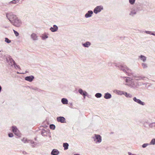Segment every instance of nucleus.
Listing matches in <instances>:
<instances>
[{
	"mask_svg": "<svg viewBox=\"0 0 155 155\" xmlns=\"http://www.w3.org/2000/svg\"><path fill=\"white\" fill-rule=\"evenodd\" d=\"M92 138L94 139V141L97 143H100L102 141L101 137L100 135L98 134H95L94 135V136Z\"/></svg>",
	"mask_w": 155,
	"mask_h": 155,
	"instance_id": "obj_3",
	"label": "nucleus"
},
{
	"mask_svg": "<svg viewBox=\"0 0 155 155\" xmlns=\"http://www.w3.org/2000/svg\"><path fill=\"white\" fill-rule=\"evenodd\" d=\"M58 27L55 25H54L53 27H51L50 28V30L52 32H56L58 31Z\"/></svg>",
	"mask_w": 155,
	"mask_h": 155,
	"instance_id": "obj_12",
	"label": "nucleus"
},
{
	"mask_svg": "<svg viewBox=\"0 0 155 155\" xmlns=\"http://www.w3.org/2000/svg\"><path fill=\"white\" fill-rule=\"evenodd\" d=\"M48 38V36L45 34H44L42 37V38L43 40H45L46 39Z\"/></svg>",
	"mask_w": 155,
	"mask_h": 155,
	"instance_id": "obj_36",
	"label": "nucleus"
},
{
	"mask_svg": "<svg viewBox=\"0 0 155 155\" xmlns=\"http://www.w3.org/2000/svg\"><path fill=\"white\" fill-rule=\"evenodd\" d=\"M73 105L72 103H68V106L69 107L71 108H74L73 107H72Z\"/></svg>",
	"mask_w": 155,
	"mask_h": 155,
	"instance_id": "obj_44",
	"label": "nucleus"
},
{
	"mask_svg": "<svg viewBox=\"0 0 155 155\" xmlns=\"http://www.w3.org/2000/svg\"><path fill=\"white\" fill-rule=\"evenodd\" d=\"M61 102L63 104H68V100L66 98H62L61 99Z\"/></svg>",
	"mask_w": 155,
	"mask_h": 155,
	"instance_id": "obj_18",
	"label": "nucleus"
},
{
	"mask_svg": "<svg viewBox=\"0 0 155 155\" xmlns=\"http://www.w3.org/2000/svg\"><path fill=\"white\" fill-rule=\"evenodd\" d=\"M82 45L85 48H88L91 45V43L90 41H87L85 43H82Z\"/></svg>",
	"mask_w": 155,
	"mask_h": 155,
	"instance_id": "obj_13",
	"label": "nucleus"
},
{
	"mask_svg": "<svg viewBox=\"0 0 155 155\" xmlns=\"http://www.w3.org/2000/svg\"><path fill=\"white\" fill-rule=\"evenodd\" d=\"M28 87L30 88H31L32 89L34 90L37 91H38L39 92H41L43 91L42 90L39 89V88H37V87H32V86H28Z\"/></svg>",
	"mask_w": 155,
	"mask_h": 155,
	"instance_id": "obj_20",
	"label": "nucleus"
},
{
	"mask_svg": "<svg viewBox=\"0 0 155 155\" xmlns=\"http://www.w3.org/2000/svg\"><path fill=\"white\" fill-rule=\"evenodd\" d=\"M144 32L147 34H150V35H152L153 36H155V34L153 32H152L151 31H145Z\"/></svg>",
	"mask_w": 155,
	"mask_h": 155,
	"instance_id": "obj_23",
	"label": "nucleus"
},
{
	"mask_svg": "<svg viewBox=\"0 0 155 155\" xmlns=\"http://www.w3.org/2000/svg\"><path fill=\"white\" fill-rule=\"evenodd\" d=\"M31 38L34 40H36L38 39L37 35L35 33H32L31 35Z\"/></svg>",
	"mask_w": 155,
	"mask_h": 155,
	"instance_id": "obj_19",
	"label": "nucleus"
},
{
	"mask_svg": "<svg viewBox=\"0 0 155 155\" xmlns=\"http://www.w3.org/2000/svg\"><path fill=\"white\" fill-rule=\"evenodd\" d=\"M116 93L117 94L120 95H123L124 93V91H119L118 90H116Z\"/></svg>",
	"mask_w": 155,
	"mask_h": 155,
	"instance_id": "obj_25",
	"label": "nucleus"
},
{
	"mask_svg": "<svg viewBox=\"0 0 155 155\" xmlns=\"http://www.w3.org/2000/svg\"><path fill=\"white\" fill-rule=\"evenodd\" d=\"M73 155H81L80 154L77 153H76L74 154Z\"/></svg>",
	"mask_w": 155,
	"mask_h": 155,
	"instance_id": "obj_54",
	"label": "nucleus"
},
{
	"mask_svg": "<svg viewBox=\"0 0 155 155\" xmlns=\"http://www.w3.org/2000/svg\"><path fill=\"white\" fill-rule=\"evenodd\" d=\"M2 87L0 85V93H1L2 91Z\"/></svg>",
	"mask_w": 155,
	"mask_h": 155,
	"instance_id": "obj_53",
	"label": "nucleus"
},
{
	"mask_svg": "<svg viewBox=\"0 0 155 155\" xmlns=\"http://www.w3.org/2000/svg\"><path fill=\"white\" fill-rule=\"evenodd\" d=\"M5 41L7 43H9L11 42V40H9L7 38H5Z\"/></svg>",
	"mask_w": 155,
	"mask_h": 155,
	"instance_id": "obj_33",
	"label": "nucleus"
},
{
	"mask_svg": "<svg viewBox=\"0 0 155 155\" xmlns=\"http://www.w3.org/2000/svg\"><path fill=\"white\" fill-rule=\"evenodd\" d=\"M5 28H8V27H5Z\"/></svg>",
	"mask_w": 155,
	"mask_h": 155,
	"instance_id": "obj_59",
	"label": "nucleus"
},
{
	"mask_svg": "<svg viewBox=\"0 0 155 155\" xmlns=\"http://www.w3.org/2000/svg\"><path fill=\"white\" fill-rule=\"evenodd\" d=\"M6 55H5L3 53V51L0 52V58L2 59L5 60V57Z\"/></svg>",
	"mask_w": 155,
	"mask_h": 155,
	"instance_id": "obj_22",
	"label": "nucleus"
},
{
	"mask_svg": "<svg viewBox=\"0 0 155 155\" xmlns=\"http://www.w3.org/2000/svg\"><path fill=\"white\" fill-rule=\"evenodd\" d=\"M78 92L81 95L83 96L84 95H88V93L86 91L83 90L81 88L79 89Z\"/></svg>",
	"mask_w": 155,
	"mask_h": 155,
	"instance_id": "obj_10",
	"label": "nucleus"
},
{
	"mask_svg": "<svg viewBox=\"0 0 155 155\" xmlns=\"http://www.w3.org/2000/svg\"><path fill=\"white\" fill-rule=\"evenodd\" d=\"M8 136L9 137H13L14 136V134H13L12 133H8Z\"/></svg>",
	"mask_w": 155,
	"mask_h": 155,
	"instance_id": "obj_39",
	"label": "nucleus"
},
{
	"mask_svg": "<svg viewBox=\"0 0 155 155\" xmlns=\"http://www.w3.org/2000/svg\"><path fill=\"white\" fill-rule=\"evenodd\" d=\"M112 63L111 62H109L108 63V65L109 66H111L112 65Z\"/></svg>",
	"mask_w": 155,
	"mask_h": 155,
	"instance_id": "obj_47",
	"label": "nucleus"
},
{
	"mask_svg": "<svg viewBox=\"0 0 155 155\" xmlns=\"http://www.w3.org/2000/svg\"><path fill=\"white\" fill-rule=\"evenodd\" d=\"M127 98H131L132 97V95L128 93V95H127Z\"/></svg>",
	"mask_w": 155,
	"mask_h": 155,
	"instance_id": "obj_41",
	"label": "nucleus"
},
{
	"mask_svg": "<svg viewBox=\"0 0 155 155\" xmlns=\"http://www.w3.org/2000/svg\"><path fill=\"white\" fill-rule=\"evenodd\" d=\"M17 74H21V73H19V72H18V71H17Z\"/></svg>",
	"mask_w": 155,
	"mask_h": 155,
	"instance_id": "obj_57",
	"label": "nucleus"
},
{
	"mask_svg": "<svg viewBox=\"0 0 155 155\" xmlns=\"http://www.w3.org/2000/svg\"><path fill=\"white\" fill-rule=\"evenodd\" d=\"M34 78L35 77L34 76L31 75L26 77L25 78V79L26 81L31 82L33 81Z\"/></svg>",
	"mask_w": 155,
	"mask_h": 155,
	"instance_id": "obj_9",
	"label": "nucleus"
},
{
	"mask_svg": "<svg viewBox=\"0 0 155 155\" xmlns=\"http://www.w3.org/2000/svg\"><path fill=\"white\" fill-rule=\"evenodd\" d=\"M63 147L64 148V150H67L68 149V143H63Z\"/></svg>",
	"mask_w": 155,
	"mask_h": 155,
	"instance_id": "obj_26",
	"label": "nucleus"
},
{
	"mask_svg": "<svg viewBox=\"0 0 155 155\" xmlns=\"http://www.w3.org/2000/svg\"><path fill=\"white\" fill-rule=\"evenodd\" d=\"M128 93L124 91L123 95H124L126 97L127 95H128Z\"/></svg>",
	"mask_w": 155,
	"mask_h": 155,
	"instance_id": "obj_45",
	"label": "nucleus"
},
{
	"mask_svg": "<svg viewBox=\"0 0 155 155\" xmlns=\"http://www.w3.org/2000/svg\"><path fill=\"white\" fill-rule=\"evenodd\" d=\"M149 145V143H143L142 145V147L143 148H146L147 146Z\"/></svg>",
	"mask_w": 155,
	"mask_h": 155,
	"instance_id": "obj_35",
	"label": "nucleus"
},
{
	"mask_svg": "<svg viewBox=\"0 0 155 155\" xmlns=\"http://www.w3.org/2000/svg\"><path fill=\"white\" fill-rule=\"evenodd\" d=\"M121 78H126L125 81L126 83H130L131 82L132 79L129 77H121Z\"/></svg>",
	"mask_w": 155,
	"mask_h": 155,
	"instance_id": "obj_16",
	"label": "nucleus"
},
{
	"mask_svg": "<svg viewBox=\"0 0 155 155\" xmlns=\"http://www.w3.org/2000/svg\"><path fill=\"white\" fill-rule=\"evenodd\" d=\"M141 64L143 68H146L147 67V66L146 64L145 63H142Z\"/></svg>",
	"mask_w": 155,
	"mask_h": 155,
	"instance_id": "obj_37",
	"label": "nucleus"
},
{
	"mask_svg": "<svg viewBox=\"0 0 155 155\" xmlns=\"http://www.w3.org/2000/svg\"><path fill=\"white\" fill-rule=\"evenodd\" d=\"M148 126L152 128L155 127V123H148Z\"/></svg>",
	"mask_w": 155,
	"mask_h": 155,
	"instance_id": "obj_30",
	"label": "nucleus"
},
{
	"mask_svg": "<svg viewBox=\"0 0 155 155\" xmlns=\"http://www.w3.org/2000/svg\"><path fill=\"white\" fill-rule=\"evenodd\" d=\"M133 99L134 101L140 105L143 106L145 105V103L144 102L142 101L140 99L137 98L136 97H134Z\"/></svg>",
	"mask_w": 155,
	"mask_h": 155,
	"instance_id": "obj_6",
	"label": "nucleus"
},
{
	"mask_svg": "<svg viewBox=\"0 0 155 155\" xmlns=\"http://www.w3.org/2000/svg\"><path fill=\"white\" fill-rule=\"evenodd\" d=\"M102 95L100 93H97L95 94V96L97 98H99L102 97Z\"/></svg>",
	"mask_w": 155,
	"mask_h": 155,
	"instance_id": "obj_27",
	"label": "nucleus"
},
{
	"mask_svg": "<svg viewBox=\"0 0 155 155\" xmlns=\"http://www.w3.org/2000/svg\"><path fill=\"white\" fill-rule=\"evenodd\" d=\"M41 134L43 136H47V135L48 134H50V132L49 130H45V129H43L41 131Z\"/></svg>",
	"mask_w": 155,
	"mask_h": 155,
	"instance_id": "obj_8",
	"label": "nucleus"
},
{
	"mask_svg": "<svg viewBox=\"0 0 155 155\" xmlns=\"http://www.w3.org/2000/svg\"><path fill=\"white\" fill-rule=\"evenodd\" d=\"M22 153L23 154H27V153H26L25 151H24L22 152Z\"/></svg>",
	"mask_w": 155,
	"mask_h": 155,
	"instance_id": "obj_51",
	"label": "nucleus"
},
{
	"mask_svg": "<svg viewBox=\"0 0 155 155\" xmlns=\"http://www.w3.org/2000/svg\"><path fill=\"white\" fill-rule=\"evenodd\" d=\"M57 120L58 122L62 123H64L66 122V120L65 118L62 116H59L57 117Z\"/></svg>",
	"mask_w": 155,
	"mask_h": 155,
	"instance_id": "obj_7",
	"label": "nucleus"
},
{
	"mask_svg": "<svg viewBox=\"0 0 155 155\" xmlns=\"http://www.w3.org/2000/svg\"><path fill=\"white\" fill-rule=\"evenodd\" d=\"M59 153V152L56 149H53L51 153V155H58Z\"/></svg>",
	"mask_w": 155,
	"mask_h": 155,
	"instance_id": "obj_15",
	"label": "nucleus"
},
{
	"mask_svg": "<svg viewBox=\"0 0 155 155\" xmlns=\"http://www.w3.org/2000/svg\"><path fill=\"white\" fill-rule=\"evenodd\" d=\"M28 140L27 138H25V143H29L30 141H29V140Z\"/></svg>",
	"mask_w": 155,
	"mask_h": 155,
	"instance_id": "obj_46",
	"label": "nucleus"
},
{
	"mask_svg": "<svg viewBox=\"0 0 155 155\" xmlns=\"http://www.w3.org/2000/svg\"><path fill=\"white\" fill-rule=\"evenodd\" d=\"M128 155H136L135 154H133L130 152H128Z\"/></svg>",
	"mask_w": 155,
	"mask_h": 155,
	"instance_id": "obj_48",
	"label": "nucleus"
},
{
	"mask_svg": "<svg viewBox=\"0 0 155 155\" xmlns=\"http://www.w3.org/2000/svg\"><path fill=\"white\" fill-rule=\"evenodd\" d=\"M29 143H31L32 144V147H35V145H36V143L33 140H29Z\"/></svg>",
	"mask_w": 155,
	"mask_h": 155,
	"instance_id": "obj_24",
	"label": "nucleus"
},
{
	"mask_svg": "<svg viewBox=\"0 0 155 155\" xmlns=\"http://www.w3.org/2000/svg\"><path fill=\"white\" fill-rule=\"evenodd\" d=\"M50 128L52 130H54L55 128V125L54 124H51L50 125Z\"/></svg>",
	"mask_w": 155,
	"mask_h": 155,
	"instance_id": "obj_32",
	"label": "nucleus"
},
{
	"mask_svg": "<svg viewBox=\"0 0 155 155\" xmlns=\"http://www.w3.org/2000/svg\"><path fill=\"white\" fill-rule=\"evenodd\" d=\"M12 131L16 136L20 137L21 136L20 133L17 127L15 126H12L11 127Z\"/></svg>",
	"mask_w": 155,
	"mask_h": 155,
	"instance_id": "obj_5",
	"label": "nucleus"
},
{
	"mask_svg": "<svg viewBox=\"0 0 155 155\" xmlns=\"http://www.w3.org/2000/svg\"><path fill=\"white\" fill-rule=\"evenodd\" d=\"M103 9V7L101 6H97L95 8L94 10H102Z\"/></svg>",
	"mask_w": 155,
	"mask_h": 155,
	"instance_id": "obj_31",
	"label": "nucleus"
},
{
	"mask_svg": "<svg viewBox=\"0 0 155 155\" xmlns=\"http://www.w3.org/2000/svg\"><path fill=\"white\" fill-rule=\"evenodd\" d=\"M112 97V95L110 94L107 92L104 94V98L106 99H108Z\"/></svg>",
	"mask_w": 155,
	"mask_h": 155,
	"instance_id": "obj_14",
	"label": "nucleus"
},
{
	"mask_svg": "<svg viewBox=\"0 0 155 155\" xmlns=\"http://www.w3.org/2000/svg\"><path fill=\"white\" fill-rule=\"evenodd\" d=\"M113 64L116 67L118 68L120 70L123 71L128 76H131L132 75L134 77V79L138 81L140 80H144V78H145V77H142L141 76H137L133 75L131 70L125 65L120 64H117L116 63H114Z\"/></svg>",
	"mask_w": 155,
	"mask_h": 155,
	"instance_id": "obj_1",
	"label": "nucleus"
},
{
	"mask_svg": "<svg viewBox=\"0 0 155 155\" xmlns=\"http://www.w3.org/2000/svg\"><path fill=\"white\" fill-rule=\"evenodd\" d=\"M5 59L6 60L7 63L11 66H12V63L15 61L9 55L7 54L5 57Z\"/></svg>",
	"mask_w": 155,
	"mask_h": 155,
	"instance_id": "obj_4",
	"label": "nucleus"
},
{
	"mask_svg": "<svg viewBox=\"0 0 155 155\" xmlns=\"http://www.w3.org/2000/svg\"><path fill=\"white\" fill-rule=\"evenodd\" d=\"M48 134V135H49V137L50 138H51V136L50 134Z\"/></svg>",
	"mask_w": 155,
	"mask_h": 155,
	"instance_id": "obj_56",
	"label": "nucleus"
},
{
	"mask_svg": "<svg viewBox=\"0 0 155 155\" xmlns=\"http://www.w3.org/2000/svg\"><path fill=\"white\" fill-rule=\"evenodd\" d=\"M150 123L148 122V121H145L144 123H143V125L144 127H147V125H148V123Z\"/></svg>",
	"mask_w": 155,
	"mask_h": 155,
	"instance_id": "obj_34",
	"label": "nucleus"
},
{
	"mask_svg": "<svg viewBox=\"0 0 155 155\" xmlns=\"http://www.w3.org/2000/svg\"><path fill=\"white\" fill-rule=\"evenodd\" d=\"M94 12V13L95 14H97L98 13L100 12H101V10H93Z\"/></svg>",
	"mask_w": 155,
	"mask_h": 155,
	"instance_id": "obj_43",
	"label": "nucleus"
},
{
	"mask_svg": "<svg viewBox=\"0 0 155 155\" xmlns=\"http://www.w3.org/2000/svg\"><path fill=\"white\" fill-rule=\"evenodd\" d=\"M135 1V0H129L130 3L132 5L133 4Z\"/></svg>",
	"mask_w": 155,
	"mask_h": 155,
	"instance_id": "obj_40",
	"label": "nucleus"
},
{
	"mask_svg": "<svg viewBox=\"0 0 155 155\" xmlns=\"http://www.w3.org/2000/svg\"><path fill=\"white\" fill-rule=\"evenodd\" d=\"M25 138H23L22 139H21V141L25 143Z\"/></svg>",
	"mask_w": 155,
	"mask_h": 155,
	"instance_id": "obj_49",
	"label": "nucleus"
},
{
	"mask_svg": "<svg viewBox=\"0 0 155 155\" xmlns=\"http://www.w3.org/2000/svg\"><path fill=\"white\" fill-rule=\"evenodd\" d=\"M89 95L88 94V95H84V96H83L84 99H85V98L86 96H87L88 97H89Z\"/></svg>",
	"mask_w": 155,
	"mask_h": 155,
	"instance_id": "obj_50",
	"label": "nucleus"
},
{
	"mask_svg": "<svg viewBox=\"0 0 155 155\" xmlns=\"http://www.w3.org/2000/svg\"><path fill=\"white\" fill-rule=\"evenodd\" d=\"M150 145H154L155 144V138H153L151 140L150 143H149Z\"/></svg>",
	"mask_w": 155,
	"mask_h": 155,
	"instance_id": "obj_28",
	"label": "nucleus"
},
{
	"mask_svg": "<svg viewBox=\"0 0 155 155\" xmlns=\"http://www.w3.org/2000/svg\"><path fill=\"white\" fill-rule=\"evenodd\" d=\"M113 132H111V134H113Z\"/></svg>",
	"mask_w": 155,
	"mask_h": 155,
	"instance_id": "obj_61",
	"label": "nucleus"
},
{
	"mask_svg": "<svg viewBox=\"0 0 155 155\" xmlns=\"http://www.w3.org/2000/svg\"><path fill=\"white\" fill-rule=\"evenodd\" d=\"M93 12L92 10H88L85 15V17L86 18H88L91 17L93 14Z\"/></svg>",
	"mask_w": 155,
	"mask_h": 155,
	"instance_id": "obj_11",
	"label": "nucleus"
},
{
	"mask_svg": "<svg viewBox=\"0 0 155 155\" xmlns=\"http://www.w3.org/2000/svg\"><path fill=\"white\" fill-rule=\"evenodd\" d=\"M139 58L144 62H145L147 60V57L142 55H141L140 56H139Z\"/></svg>",
	"mask_w": 155,
	"mask_h": 155,
	"instance_id": "obj_17",
	"label": "nucleus"
},
{
	"mask_svg": "<svg viewBox=\"0 0 155 155\" xmlns=\"http://www.w3.org/2000/svg\"><path fill=\"white\" fill-rule=\"evenodd\" d=\"M2 51H2V50H0V52H2Z\"/></svg>",
	"mask_w": 155,
	"mask_h": 155,
	"instance_id": "obj_58",
	"label": "nucleus"
},
{
	"mask_svg": "<svg viewBox=\"0 0 155 155\" xmlns=\"http://www.w3.org/2000/svg\"><path fill=\"white\" fill-rule=\"evenodd\" d=\"M28 71H26L25 72V73H20L21 74H25V73H28Z\"/></svg>",
	"mask_w": 155,
	"mask_h": 155,
	"instance_id": "obj_52",
	"label": "nucleus"
},
{
	"mask_svg": "<svg viewBox=\"0 0 155 155\" xmlns=\"http://www.w3.org/2000/svg\"><path fill=\"white\" fill-rule=\"evenodd\" d=\"M37 137H35L34 138V140H35L36 141L37 140Z\"/></svg>",
	"mask_w": 155,
	"mask_h": 155,
	"instance_id": "obj_55",
	"label": "nucleus"
},
{
	"mask_svg": "<svg viewBox=\"0 0 155 155\" xmlns=\"http://www.w3.org/2000/svg\"><path fill=\"white\" fill-rule=\"evenodd\" d=\"M13 65H14V67L15 68H16V67H17L18 68L20 69V66L19 65H17L15 61H14L12 63V66Z\"/></svg>",
	"mask_w": 155,
	"mask_h": 155,
	"instance_id": "obj_29",
	"label": "nucleus"
},
{
	"mask_svg": "<svg viewBox=\"0 0 155 155\" xmlns=\"http://www.w3.org/2000/svg\"><path fill=\"white\" fill-rule=\"evenodd\" d=\"M13 31L16 36L17 37L18 36L19 34L18 31L14 30H13Z\"/></svg>",
	"mask_w": 155,
	"mask_h": 155,
	"instance_id": "obj_38",
	"label": "nucleus"
},
{
	"mask_svg": "<svg viewBox=\"0 0 155 155\" xmlns=\"http://www.w3.org/2000/svg\"><path fill=\"white\" fill-rule=\"evenodd\" d=\"M127 85H129V84H127Z\"/></svg>",
	"mask_w": 155,
	"mask_h": 155,
	"instance_id": "obj_60",
	"label": "nucleus"
},
{
	"mask_svg": "<svg viewBox=\"0 0 155 155\" xmlns=\"http://www.w3.org/2000/svg\"><path fill=\"white\" fill-rule=\"evenodd\" d=\"M136 11L131 10L129 14V15L132 16H134L137 13V11Z\"/></svg>",
	"mask_w": 155,
	"mask_h": 155,
	"instance_id": "obj_21",
	"label": "nucleus"
},
{
	"mask_svg": "<svg viewBox=\"0 0 155 155\" xmlns=\"http://www.w3.org/2000/svg\"><path fill=\"white\" fill-rule=\"evenodd\" d=\"M19 0H14L12 1L11 2L15 4L19 2Z\"/></svg>",
	"mask_w": 155,
	"mask_h": 155,
	"instance_id": "obj_42",
	"label": "nucleus"
},
{
	"mask_svg": "<svg viewBox=\"0 0 155 155\" xmlns=\"http://www.w3.org/2000/svg\"><path fill=\"white\" fill-rule=\"evenodd\" d=\"M6 16L13 25L18 27L21 26V21L18 19L16 15L12 13H7Z\"/></svg>",
	"mask_w": 155,
	"mask_h": 155,
	"instance_id": "obj_2",
	"label": "nucleus"
}]
</instances>
